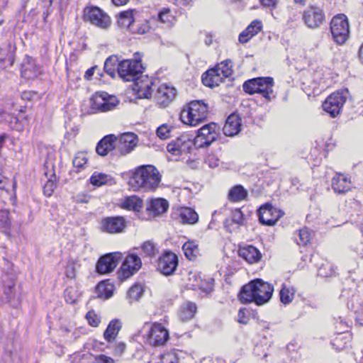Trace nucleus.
Wrapping results in <instances>:
<instances>
[{"instance_id": "obj_1", "label": "nucleus", "mask_w": 363, "mask_h": 363, "mask_svg": "<svg viewBox=\"0 0 363 363\" xmlns=\"http://www.w3.org/2000/svg\"><path fill=\"white\" fill-rule=\"evenodd\" d=\"M162 181V175L152 164L141 165L135 169L129 179L134 191H155Z\"/></svg>"}, {"instance_id": "obj_2", "label": "nucleus", "mask_w": 363, "mask_h": 363, "mask_svg": "<svg viewBox=\"0 0 363 363\" xmlns=\"http://www.w3.org/2000/svg\"><path fill=\"white\" fill-rule=\"evenodd\" d=\"M273 291L272 285L257 279L242 287L239 299L244 304L254 302L257 306H262L271 299Z\"/></svg>"}, {"instance_id": "obj_3", "label": "nucleus", "mask_w": 363, "mask_h": 363, "mask_svg": "<svg viewBox=\"0 0 363 363\" xmlns=\"http://www.w3.org/2000/svg\"><path fill=\"white\" fill-rule=\"evenodd\" d=\"M208 108L201 101H193L182 109L180 119L186 125L196 126L202 123L207 118Z\"/></svg>"}, {"instance_id": "obj_4", "label": "nucleus", "mask_w": 363, "mask_h": 363, "mask_svg": "<svg viewBox=\"0 0 363 363\" xmlns=\"http://www.w3.org/2000/svg\"><path fill=\"white\" fill-rule=\"evenodd\" d=\"M233 62L230 60L221 62L216 67L206 71L201 77L203 84L211 88L218 86L225 78L233 74Z\"/></svg>"}, {"instance_id": "obj_5", "label": "nucleus", "mask_w": 363, "mask_h": 363, "mask_svg": "<svg viewBox=\"0 0 363 363\" xmlns=\"http://www.w3.org/2000/svg\"><path fill=\"white\" fill-rule=\"evenodd\" d=\"M143 333V336L150 345L153 346H162L169 340L167 330L160 323L151 325L145 323L140 331Z\"/></svg>"}, {"instance_id": "obj_6", "label": "nucleus", "mask_w": 363, "mask_h": 363, "mask_svg": "<svg viewBox=\"0 0 363 363\" xmlns=\"http://www.w3.org/2000/svg\"><path fill=\"white\" fill-rule=\"evenodd\" d=\"M143 67L140 58L123 60L120 61L118 76L126 82H135L143 74Z\"/></svg>"}, {"instance_id": "obj_7", "label": "nucleus", "mask_w": 363, "mask_h": 363, "mask_svg": "<svg viewBox=\"0 0 363 363\" xmlns=\"http://www.w3.org/2000/svg\"><path fill=\"white\" fill-rule=\"evenodd\" d=\"M330 32L334 41L338 45L344 44L349 38L350 30L347 18L339 14L333 18L330 22Z\"/></svg>"}, {"instance_id": "obj_8", "label": "nucleus", "mask_w": 363, "mask_h": 363, "mask_svg": "<svg viewBox=\"0 0 363 363\" xmlns=\"http://www.w3.org/2000/svg\"><path fill=\"white\" fill-rule=\"evenodd\" d=\"M349 92L347 89H342L331 94L323 104V108L333 118L340 114L346 102Z\"/></svg>"}, {"instance_id": "obj_9", "label": "nucleus", "mask_w": 363, "mask_h": 363, "mask_svg": "<svg viewBox=\"0 0 363 363\" xmlns=\"http://www.w3.org/2000/svg\"><path fill=\"white\" fill-rule=\"evenodd\" d=\"M217 129L218 126L214 123L203 125L197 131V135L193 141L194 145L200 148L208 147L218 138Z\"/></svg>"}, {"instance_id": "obj_10", "label": "nucleus", "mask_w": 363, "mask_h": 363, "mask_svg": "<svg viewBox=\"0 0 363 363\" xmlns=\"http://www.w3.org/2000/svg\"><path fill=\"white\" fill-rule=\"evenodd\" d=\"M118 104V100L114 96L106 92L96 93L91 100V108L94 112H107L112 111Z\"/></svg>"}, {"instance_id": "obj_11", "label": "nucleus", "mask_w": 363, "mask_h": 363, "mask_svg": "<svg viewBox=\"0 0 363 363\" xmlns=\"http://www.w3.org/2000/svg\"><path fill=\"white\" fill-rule=\"evenodd\" d=\"M84 19L101 28H107L111 24L109 16L96 6L85 8Z\"/></svg>"}, {"instance_id": "obj_12", "label": "nucleus", "mask_w": 363, "mask_h": 363, "mask_svg": "<svg viewBox=\"0 0 363 363\" xmlns=\"http://www.w3.org/2000/svg\"><path fill=\"white\" fill-rule=\"evenodd\" d=\"M193 146V140L187 135H182L167 145V150L172 156L179 157L189 153Z\"/></svg>"}, {"instance_id": "obj_13", "label": "nucleus", "mask_w": 363, "mask_h": 363, "mask_svg": "<svg viewBox=\"0 0 363 363\" xmlns=\"http://www.w3.org/2000/svg\"><path fill=\"white\" fill-rule=\"evenodd\" d=\"M126 228V220L123 216H109L101 219L100 230L103 233L118 234L123 233Z\"/></svg>"}, {"instance_id": "obj_14", "label": "nucleus", "mask_w": 363, "mask_h": 363, "mask_svg": "<svg viewBox=\"0 0 363 363\" xmlns=\"http://www.w3.org/2000/svg\"><path fill=\"white\" fill-rule=\"evenodd\" d=\"M122 259L123 255L118 252L109 253L102 256L99 259L96 264L97 272L104 274L112 272Z\"/></svg>"}, {"instance_id": "obj_15", "label": "nucleus", "mask_w": 363, "mask_h": 363, "mask_svg": "<svg viewBox=\"0 0 363 363\" xmlns=\"http://www.w3.org/2000/svg\"><path fill=\"white\" fill-rule=\"evenodd\" d=\"M142 266L141 259L135 254L129 255L123 261L120 271L119 277L127 279L137 272Z\"/></svg>"}, {"instance_id": "obj_16", "label": "nucleus", "mask_w": 363, "mask_h": 363, "mask_svg": "<svg viewBox=\"0 0 363 363\" xmlns=\"http://www.w3.org/2000/svg\"><path fill=\"white\" fill-rule=\"evenodd\" d=\"M258 213L260 223L269 226L274 225L284 215L283 211L274 208L269 203L262 206L258 210Z\"/></svg>"}, {"instance_id": "obj_17", "label": "nucleus", "mask_w": 363, "mask_h": 363, "mask_svg": "<svg viewBox=\"0 0 363 363\" xmlns=\"http://www.w3.org/2000/svg\"><path fill=\"white\" fill-rule=\"evenodd\" d=\"M138 137L133 133H126L117 138L115 136L116 153L127 155L137 145Z\"/></svg>"}, {"instance_id": "obj_18", "label": "nucleus", "mask_w": 363, "mask_h": 363, "mask_svg": "<svg viewBox=\"0 0 363 363\" xmlns=\"http://www.w3.org/2000/svg\"><path fill=\"white\" fill-rule=\"evenodd\" d=\"M177 265V256L172 252H167L160 257L157 268L162 274L169 276L174 272Z\"/></svg>"}, {"instance_id": "obj_19", "label": "nucleus", "mask_w": 363, "mask_h": 363, "mask_svg": "<svg viewBox=\"0 0 363 363\" xmlns=\"http://www.w3.org/2000/svg\"><path fill=\"white\" fill-rule=\"evenodd\" d=\"M303 19L308 28H316L325 21V14L320 8L310 6L304 11Z\"/></svg>"}, {"instance_id": "obj_20", "label": "nucleus", "mask_w": 363, "mask_h": 363, "mask_svg": "<svg viewBox=\"0 0 363 363\" xmlns=\"http://www.w3.org/2000/svg\"><path fill=\"white\" fill-rule=\"evenodd\" d=\"M21 75L27 79H34L43 72L40 66L35 63V60L28 55H26L21 65Z\"/></svg>"}, {"instance_id": "obj_21", "label": "nucleus", "mask_w": 363, "mask_h": 363, "mask_svg": "<svg viewBox=\"0 0 363 363\" xmlns=\"http://www.w3.org/2000/svg\"><path fill=\"white\" fill-rule=\"evenodd\" d=\"M176 95L177 91L174 87L167 84H161L158 86L155 97L160 106L166 107L174 100Z\"/></svg>"}, {"instance_id": "obj_22", "label": "nucleus", "mask_w": 363, "mask_h": 363, "mask_svg": "<svg viewBox=\"0 0 363 363\" xmlns=\"http://www.w3.org/2000/svg\"><path fill=\"white\" fill-rule=\"evenodd\" d=\"M153 82L151 79L147 78H138L134 82L133 91L135 92L138 98L139 99H150L152 95V86Z\"/></svg>"}, {"instance_id": "obj_23", "label": "nucleus", "mask_w": 363, "mask_h": 363, "mask_svg": "<svg viewBox=\"0 0 363 363\" xmlns=\"http://www.w3.org/2000/svg\"><path fill=\"white\" fill-rule=\"evenodd\" d=\"M241 125V118L236 114H231L228 117L223 126V133L226 136L233 137L240 131Z\"/></svg>"}, {"instance_id": "obj_24", "label": "nucleus", "mask_w": 363, "mask_h": 363, "mask_svg": "<svg viewBox=\"0 0 363 363\" xmlns=\"http://www.w3.org/2000/svg\"><path fill=\"white\" fill-rule=\"evenodd\" d=\"M332 188L337 194H345L351 189V182L342 174H336L332 180Z\"/></svg>"}, {"instance_id": "obj_25", "label": "nucleus", "mask_w": 363, "mask_h": 363, "mask_svg": "<svg viewBox=\"0 0 363 363\" xmlns=\"http://www.w3.org/2000/svg\"><path fill=\"white\" fill-rule=\"evenodd\" d=\"M238 254L240 257L250 264L257 263L262 258L260 252L252 245L240 248Z\"/></svg>"}, {"instance_id": "obj_26", "label": "nucleus", "mask_w": 363, "mask_h": 363, "mask_svg": "<svg viewBox=\"0 0 363 363\" xmlns=\"http://www.w3.org/2000/svg\"><path fill=\"white\" fill-rule=\"evenodd\" d=\"M262 28V22L258 20L253 21L239 35L241 43H247L253 36L257 35Z\"/></svg>"}, {"instance_id": "obj_27", "label": "nucleus", "mask_w": 363, "mask_h": 363, "mask_svg": "<svg viewBox=\"0 0 363 363\" xmlns=\"http://www.w3.org/2000/svg\"><path fill=\"white\" fill-rule=\"evenodd\" d=\"M115 135H108L102 138L96 147V152L101 156H106L110 151L116 152Z\"/></svg>"}, {"instance_id": "obj_28", "label": "nucleus", "mask_w": 363, "mask_h": 363, "mask_svg": "<svg viewBox=\"0 0 363 363\" xmlns=\"http://www.w3.org/2000/svg\"><path fill=\"white\" fill-rule=\"evenodd\" d=\"M13 49L11 45L0 48V67L6 68L13 65L14 62Z\"/></svg>"}, {"instance_id": "obj_29", "label": "nucleus", "mask_w": 363, "mask_h": 363, "mask_svg": "<svg viewBox=\"0 0 363 363\" xmlns=\"http://www.w3.org/2000/svg\"><path fill=\"white\" fill-rule=\"evenodd\" d=\"M180 222L183 224L194 225L199 220V215L191 208L182 207L178 214Z\"/></svg>"}, {"instance_id": "obj_30", "label": "nucleus", "mask_w": 363, "mask_h": 363, "mask_svg": "<svg viewBox=\"0 0 363 363\" xmlns=\"http://www.w3.org/2000/svg\"><path fill=\"white\" fill-rule=\"evenodd\" d=\"M168 208V201L164 199L158 198L152 199L147 209L151 211L154 216H160L165 213Z\"/></svg>"}, {"instance_id": "obj_31", "label": "nucleus", "mask_w": 363, "mask_h": 363, "mask_svg": "<svg viewBox=\"0 0 363 363\" xmlns=\"http://www.w3.org/2000/svg\"><path fill=\"white\" fill-rule=\"evenodd\" d=\"M134 22L133 11L128 10L121 12L118 16V24L122 28L130 29L133 33H135V28L133 27Z\"/></svg>"}, {"instance_id": "obj_32", "label": "nucleus", "mask_w": 363, "mask_h": 363, "mask_svg": "<svg viewBox=\"0 0 363 363\" xmlns=\"http://www.w3.org/2000/svg\"><path fill=\"white\" fill-rule=\"evenodd\" d=\"M182 250L185 257L190 261H194L200 255L199 246L195 241L186 242L182 246Z\"/></svg>"}, {"instance_id": "obj_33", "label": "nucleus", "mask_w": 363, "mask_h": 363, "mask_svg": "<svg viewBox=\"0 0 363 363\" xmlns=\"http://www.w3.org/2000/svg\"><path fill=\"white\" fill-rule=\"evenodd\" d=\"M120 60L116 55H111L104 62V69L105 72L114 78L116 73L118 74Z\"/></svg>"}, {"instance_id": "obj_34", "label": "nucleus", "mask_w": 363, "mask_h": 363, "mask_svg": "<svg viewBox=\"0 0 363 363\" xmlns=\"http://www.w3.org/2000/svg\"><path fill=\"white\" fill-rule=\"evenodd\" d=\"M121 326L122 324L119 320H112L109 323L106 330L104 333V337L105 340H106L109 342L113 341L117 336L119 330L121 328Z\"/></svg>"}, {"instance_id": "obj_35", "label": "nucleus", "mask_w": 363, "mask_h": 363, "mask_svg": "<svg viewBox=\"0 0 363 363\" xmlns=\"http://www.w3.org/2000/svg\"><path fill=\"white\" fill-rule=\"evenodd\" d=\"M197 311L195 303L187 302L184 303L179 310V317L182 321H187L192 319Z\"/></svg>"}, {"instance_id": "obj_36", "label": "nucleus", "mask_w": 363, "mask_h": 363, "mask_svg": "<svg viewBox=\"0 0 363 363\" xmlns=\"http://www.w3.org/2000/svg\"><path fill=\"white\" fill-rule=\"evenodd\" d=\"M263 81L260 82L257 94H262L266 99H269L272 94V87L274 86V80L272 77H262Z\"/></svg>"}, {"instance_id": "obj_37", "label": "nucleus", "mask_w": 363, "mask_h": 363, "mask_svg": "<svg viewBox=\"0 0 363 363\" xmlns=\"http://www.w3.org/2000/svg\"><path fill=\"white\" fill-rule=\"evenodd\" d=\"M295 292L296 290L293 286L285 284H282L281 289L279 293L281 303L284 304L290 303L294 298Z\"/></svg>"}, {"instance_id": "obj_38", "label": "nucleus", "mask_w": 363, "mask_h": 363, "mask_svg": "<svg viewBox=\"0 0 363 363\" xmlns=\"http://www.w3.org/2000/svg\"><path fill=\"white\" fill-rule=\"evenodd\" d=\"M247 191L241 185H237L232 188L228 194V199L233 201L238 202L242 201L247 198Z\"/></svg>"}, {"instance_id": "obj_39", "label": "nucleus", "mask_w": 363, "mask_h": 363, "mask_svg": "<svg viewBox=\"0 0 363 363\" xmlns=\"http://www.w3.org/2000/svg\"><path fill=\"white\" fill-rule=\"evenodd\" d=\"M98 297L109 298L113 295V285L108 282L101 281L96 286Z\"/></svg>"}, {"instance_id": "obj_40", "label": "nucleus", "mask_w": 363, "mask_h": 363, "mask_svg": "<svg viewBox=\"0 0 363 363\" xmlns=\"http://www.w3.org/2000/svg\"><path fill=\"white\" fill-rule=\"evenodd\" d=\"M113 180L110 175L95 172L90 177V182L96 186H101L106 184Z\"/></svg>"}, {"instance_id": "obj_41", "label": "nucleus", "mask_w": 363, "mask_h": 363, "mask_svg": "<svg viewBox=\"0 0 363 363\" xmlns=\"http://www.w3.org/2000/svg\"><path fill=\"white\" fill-rule=\"evenodd\" d=\"M261 81H263L262 77L254 78L246 81L242 85L243 90L250 94H257L259 86H261L259 83H260Z\"/></svg>"}, {"instance_id": "obj_42", "label": "nucleus", "mask_w": 363, "mask_h": 363, "mask_svg": "<svg viewBox=\"0 0 363 363\" xmlns=\"http://www.w3.org/2000/svg\"><path fill=\"white\" fill-rule=\"evenodd\" d=\"M350 338V334L344 332H339L338 336L332 341V345L337 350L340 351L346 347Z\"/></svg>"}, {"instance_id": "obj_43", "label": "nucleus", "mask_w": 363, "mask_h": 363, "mask_svg": "<svg viewBox=\"0 0 363 363\" xmlns=\"http://www.w3.org/2000/svg\"><path fill=\"white\" fill-rule=\"evenodd\" d=\"M141 250L143 254L148 257H154L159 253V249L157 246L152 241H145L141 245Z\"/></svg>"}, {"instance_id": "obj_44", "label": "nucleus", "mask_w": 363, "mask_h": 363, "mask_svg": "<svg viewBox=\"0 0 363 363\" xmlns=\"http://www.w3.org/2000/svg\"><path fill=\"white\" fill-rule=\"evenodd\" d=\"M142 206V201L137 196H130L123 203V208L128 210L139 211Z\"/></svg>"}, {"instance_id": "obj_45", "label": "nucleus", "mask_w": 363, "mask_h": 363, "mask_svg": "<svg viewBox=\"0 0 363 363\" xmlns=\"http://www.w3.org/2000/svg\"><path fill=\"white\" fill-rule=\"evenodd\" d=\"M81 266L79 259H70L66 267L65 274L68 278L74 279L76 277L78 268Z\"/></svg>"}, {"instance_id": "obj_46", "label": "nucleus", "mask_w": 363, "mask_h": 363, "mask_svg": "<svg viewBox=\"0 0 363 363\" xmlns=\"http://www.w3.org/2000/svg\"><path fill=\"white\" fill-rule=\"evenodd\" d=\"M143 294V288L140 284L133 286L128 291V295L133 300H138Z\"/></svg>"}, {"instance_id": "obj_47", "label": "nucleus", "mask_w": 363, "mask_h": 363, "mask_svg": "<svg viewBox=\"0 0 363 363\" xmlns=\"http://www.w3.org/2000/svg\"><path fill=\"white\" fill-rule=\"evenodd\" d=\"M78 295L77 290L73 287H67L65 291V301L68 303H74L77 299Z\"/></svg>"}, {"instance_id": "obj_48", "label": "nucleus", "mask_w": 363, "mask_h": 363, "mask_svg": "<svg viewBox=\"0 0 363 363\" xmlns=\"http://www.w3.org/2000/svg\"><path fill=\"white\" fill-rule=\"evenodd\" d=\"M9 211L6 210H0V230L7 229L10 225Z\"/></svg>"}, {"instance_id": "obj_49", "label": "nucleus", "mask_w": 363, "mask_h": 363, "mask_svg": "<svg viewBox=\"0 0 363 363\" xmlns=\"http://www.w3.org/2000/svg\"><path fill=\"white\" fill-rule=\"evenodd\" d=\"M87 162V158L84 152H80L76 154L72 163L74 167L77 168L82 167Z\"/></svg>"}, {"instance_id": "obj_50", "label": "nucleus", "mask_w": 363, "mask_h": 363, "mask_svg": "<svg viewBox=\"0 0 363 363\" xmlns=\"http://www.w3.org/2000/svg\"><path fill=\"white\" fill-rule=\"evenodd\" d=\"M335 273V269L330 263L323 264L318 269V274L324 277L333 276Z\"/></svg>"}, {"instance_id": "obj_51", "label": "nucleus", "mask_w": 363, "mask_h": 363, "mask_svg": "<svg viewBox=\"0 0 363 363\" xmlns=\"http://www.w3.org/2000/svg\"><path fill=\"white\" fill-rule=\"evenodd\" d=\"M171 128L167 124H163L157 128V135L162 140H164L169 137Z\"/></svg>"}, {"instance_id": "obj_52", "label": "nucleus", "mask_w": 363, "mask_h": 363, "mask_svg": "<svg viewBox=\"0 0 363 363\" xmlns=\"http://www.w3.org/2000/svg\"><path fill=\"white\" fill-rule=\"evenodd\" d=\"M86 318L89 324L93 327H97L100 323V318L94 311H89L86 315Z\"/></svg>"}, {"instance_id": "obj_53", "label": "nucleus", "mask_w": 363, "mask_h": 363, "mask_svg": "<svg viewBox=\"0 0 363 363\" xmlns=\"http://www.w3.org/2000/svg\"><path fill=\"white\" fill-rule=\"evenodd\" d=\"M204 161L205 163L211 168H216L219 165V159L213 154L208 155Z\"/></svg>"}, {"instance_id": "obj_54", "label": "nucleus", "mask_w": 363, "mask_h": 363, "mask_svg": "<svg viewBox=\"0 0 363 363\" xmlns=\"http://www.w3.org/2000/svg\"><path fill=\"white\" fill-rule=\"evenodd\" d=\"M298 235L300 239L299 244L301 245H306L311 239V234L307 228L301 229L298 232Z\"/></svg>"}, {"instance_id": "obj_55", "label": "nucleus", "mask_w": 363, "mask_h": 363, "mask_svg": "<svg viewBox=\"0 0 363 363\" xmlns=\"http://www.w3.org/2000/svg\"><path fill=\"white\" fill-rule=\"evenodd\" d=\"M159 21L163 23H169L172 21L170 10L168 9L160 11L158 15Z\"/></svg>"}, {"instance_id": "obj_56", "label": "nucleus", "mask_w": 363, "mask_h": 363, "mask_svg": "<svg viewBox=\"0 0 363 363\" xmlns=\"http://www.w3.org/2000/svg\"><path fill=\"white\" fill-rule=\"evenodd\" d=\"M162 363H179V359L174 353H167L162 356Z\"/></svg>"}, {"instance_id": "obj_57", "label": "nucleus", "mask_w": 363, "mask_h": 363, "mask_svg": "<svg viewBox=\"0 0 363 363\" xmlns=\"http://www.w3.org/2000/svg\"><path fill=\"white\" fill-rule=\"evenodd\" d=\"M232 220L233 223L242 225L244 221V216L240 209H235L233 211Z\"/></svg>"}, {"instance_id": "obj_58", "label": "nucleus", "mask_w": 363, "mask_h": 363, "mask_svg": "<svg viewBox=\"0 0 363 363\" xmlns=\"http://www.w3.org/2000/svg\"><path fill=\"white\" fill-rule=\"evenodd\" d=\"M348 328V323L341 317H339L338 320H336V328L339 330V332L346 333Z\"/></svg>"}, {"instance_id": "obj_59", "label": "nucleus", "mask_w": 363, "mask_h": 363, "mask_svg": "<svg viewBox=\"0 0 363 363\" xmlns=\"http://www.w3.org/2000/svg\"><path fill=\"white\" fill-rule=\"evenodd\" d=\"M94 363H115V361L111 357L105 354H100L95 357Z\"/></svg>"}, {"instance_id": "obj_60", "label": "nucleus", "mask_w": 363, "mask_h": 363, "mask_svg": "<svg viewBox=\"0 0 363 363\" xmlns=\"http://www.w3.org/2000/svg\"><path fill=\"white\" fill-rule=\"evenodd\" d=\"M55 189V184L51 180H48L43 187L44 194L50 196L52 195Z\"/></svg>"}, {"instance_id": "obj_61", "label": "nucleus", "mask_w": 363, "mask_h": 363, "mask_svg": "<svg viewBox=\"0 0 363 363\" xmlns=\"http://www.w3.org/2000/svg\"><path fill=\"white\" fill-rule=\"evenodd\" d=\"M96 70L99 71L97 74L100 76H102V74L100 73V69L99 67L97 66H94L86 71L84 74V79L86 80H90Z\"/></svg>"}, {"instance_id": "obj_62", "label": "nucleus", "mask_w": 363, "mask_h": 363, "mask_svg": "<svg viewBox=\"0 0 363 363\" xmlns=\"http://www.w3.org/2000/svg\"><path fill=\"white\" fill-rule=\"evenodd\" d=\"M15 286V284L13 281L11 282V284H9L8 286L5 288L4 294L6 296V299L9 302H10L13 296V287Z\"/></svg>"}, {"instance_id": "obj_63", "label": "nucleus", "mask_w": 363, "mask_h": 363, "mask_svg": "<svg viewBox=\"0 0 363 363\" xmlns=\"http://www.w3.org/2000/svg\"><path fill=\"white\" fill-rule=\"evenodd\" d=\"M125 344L124 342H118L114 349V353L118 355H121L125 350Z\"/></svg>"}, {"instance_id": "obj_64", "label": "nucleus", "mask_w": 363, "mask_h": 363, "mask_svg": "<svg viewBox=\"0 0 363 363\" xmlns=\"http://www.w3.org/2000/svg\"><path fill=\"white\" fill-rule=\"evenodd\" d=\"M238 321L240 323L247 324V318L245 316V313L243 309L240 308L238 311Z\"/></svg>"}]
</instances>
